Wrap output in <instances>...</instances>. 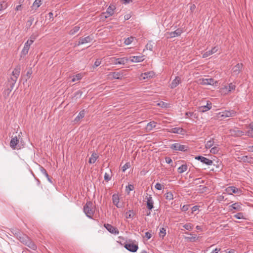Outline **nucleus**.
Instances as JSON below:
<instances>
[{"mask_svg":"<svg viewBox=\"0 0 253 253\" xmlns=\"http://www.w3.org/2000/svg\"><path fill=\"white\" fill-rule=\"evenodd\" d=\"M237 115V112L234 110H224L216 114V118L218 119L222 120L227 118L233 117Z\"/></svg>","mask_w":253,"mask_h":253,"instance_id":"obj_1","label":"nucleus"},{"mask_svg":"<svg viewBox=\"0 0 253 253\" xmlns=\"http://www.w3.org/2000/svg\"><path fill=\"white\" fill-rule=\"evenodd\" d=\"M84 211L87 217L92 219L94 214V210L92 208V203L91 202H87L84 207Z\"/></svg>","mask_w":253,"mask_h":253,"instance_id":"obj_2","label":"nucleus"},{"mask_svg":"<svg viewBox=\"0 0 253 253\" xmlns=\"http://www.w3.org/2000/svg\"><path fill=\"white\" fill-rule=\"evenodd\" d=\"M243 69V64L241 63H238L232 68L231 71V74L233 76L237 77L238 75L242 72Z\"/></svg>","mask_w":253,"mask_h":253,"instance_id":"obj_3","label":"nucleus"},{"mask_svg":"<svg viewBox=\"0 0 253 253\" xmlns=\"http://www.w3.org/2000/svg\"><path fill=\"white\" fill-rule=\"evenodd\" d=\"M169 148L173 151H181V152H187L189 150V148L187 146L185 145H181L179 143H174L171 144Z\"/></svg>","mask_w":253,"mask_h":253,"instance_id":"obj_4","label":"nucleus"},{"mask_svg":"<svg viewBox=\"0 0 253 253\" xmlns=\"http://www.w3.org/2000/svg\"><path fill=\"white\" fill-rule=\"evenodd\" d=\"M236 85L235 84L231 83L227 85H225L221 88V92L225 94H227L232 91L235 90Z\"/></svg>","mask_w":253,"mask_h":253,"instance_id":"obj_5","label":"nucleus"},{"mask_svg":"<svg viewBox=\"0 0 253 253\" xmlns=\"http://www.w3.org/2000/svg\"><path fill=\"white\" fill-rule=\"evenodd\" d=\"M195 159L198 161H199L203 164H205L207 166H215V164H213V162L212 160L209 159L204 156H197L195 157Z\"/></svg>","mask_w":253,"mask_h":253,"instance_id":"obj_6","label":"nucleus"},{"mask_svg":"<svg viewBox=\"0 0 253 253\" xmlns=\"http://www.w3.org/2000/svg\"><path fill=\"white\" fill-rule=\"evenodd\" d=\"M16 236V238L23 244L25 245V243H26L28 240L30 239L28 236L25 234H24L21 233L19 231H15V233H13Z\"/></svg>","mask_w":253,"mask_h":253,"instance_id":"obj_7","label":"nucleus"},{"mask_svg":"<svg viewBox=\"0 0 253 253\" xmlns=\"http://www.w3.org/2000/svg\"><path fill=\"white\" fill-rule=\"evenodd\" d=\"M146 196L145 199L147 200L146 201V207L149 211H152V210L154 208V201L151 195H148L146 194Z\"/></svg>","mask_w":253,"mask_h":253,"instance_id":"obj_8","label":"nucleus"},{"mask_svg":"<svg viewBox=\"0 0 253 253\" xmlns=\"http://www.w3.org/2000/svg\"><path fill=\"white\" fill-rule=\"evenodd\" d=\"M93 40V36L89 35L84 38H81L79 39L78 45L84 44L87 43H89Z\"/></svg>","mask_w":253,"mask_h":253,"instance_id":"obj_9","label":"nucleus"},{"mask_svg":"<svg viewBox=\"0 0 253 253\" xmlns=\"http://www.w3.org/2000/svg\"><path fill=\"white\" fill-rule=\"evenodd\" d=\"M124 247L128 251L132 253L136 252L138 249V245L133 243H126Z\"/></svg>","mask_w":253,"mask_h":253,"instance_id":"obj_10","label":"nucleus"},{"mask_svg":"<svg viewBox=\"0 0 253 253\" xmlns=\"http://www.w3.org/2000/svg\"><path fill=\"white\" fill-rule=\"evenodd\" d=\"M104 226L106 229V230L108 231L110 233L113 234L114 235H118L119 234V231L117 229V228L114 227L112 225L107 223L104 224Z\"/></svg>","mask_w":253,"mask_h":253,"instance_id":"obj_11","label":"nucleus"},{"mask_svg":"<svg viewBox=\"0 0 253 253\" xmlns=\"http://www.w3.org/2000/svg\"><path fill=\"white\" fill-rule=\"evenodd\" d=\"M31 44L32 43L28 41L25 43L24 47L21 52V57H24L28 54L30 46Z\"/></svg>","mask_w":253,"mask_h":253,"instance_id":"obj_12","label":"nucleus"},{"mask_svg":"<svg viewBox=\"0 0 253 253\" xmlns=\"http://www.w3.org/2000/svg\"><path fill=\"white\" fill-rule=\"evenodd\" d=\"M120 199L119 195L117 194H114L112 195V202L114 205H115L118 208H122L123 207L122 204L119 203Z\"/></svg>","mask_w":253,"mask_h":253,"instance_id":"obj_13","label":"nucleus"},{"mask_svg":"<svg viewBox=\"0 0 253 253\" xmlns=\"http://www.w3.org/2000/svg\"><path fill=\"white\" fill-rule=\"evenodd\" d=\"M226 191L229 195H232L233 193H239L241 192V190L235 187L229 186L226 189Z\"/></svg>","mask_w":253,"mask_h":253,"instance_id":"obj_14","label":"nucleus"},{"mask_svg":"<svg viewBox=\"0 0 253 253\" xmlns=\"http://www.w3.org/2000/svg\"><path fill=\"white\" fill-rule=\"evenodd\" d=\"M233 210L238 211H242V204L241 203L237 202L230 205L229 210L232 211Z\"/></svg>","mask_w":253,"mask_h":253,"instance_id":"obj_15","label":"nucleus"},{"mask_svg":"<svg viewBox=\"0 0 253 253\" xmlns=\"http://www.w3.org/2000/svg\"><path fill=\"white\" fill-rule=\"evenodd\" d=\"M128 59L129 61L132 63L140 62L144 60V56L142 55L131 56Z\"/></svg>","mask_w":253,"mask_h":253,"instance_id":"obj_16","label":"nucleus"},{"mask_svg":"<svg viewBox=\"0 0 253 253\" xmlns=\"http://www.w3.org/2000/svg\"><path fill=\"white\" fill-rule=\"evenodd\" d=\"M181 82V79L178 76H176L175 77V79L172 81L169 86L170 88L173 89L178 86Z\"/></svg>","mask_w":253,"mask_h":253,"instance_id":"obj_17","label":"nucleus"},{"mask_svg":"<svg viewBox=\"0 0 253 253\" xmlns=\"http://www.w3.org/2000/svg\"><path fill=\"white\" fill-rule=\"evenodd\" d=\"M129 61V59L127 57H122L117 58L115 60L114 64L115 65H125Z\"/></svg>","mask_w":253,"mask_h":253,"instance_id":"obj_18","label":"nucleus"},{"mask_svg":"<svg viewBox=\"0 0 253 253\" xmlns=\"http://www.w3.org/2000/svg\"><path fill=\"white\" fill-rule=\"evenodd\" d=\"M217 50H218L217 47V46H214L213 48H212V49L211 50H210L209 51H207L205 52L203 54V58L208 57L211 56V55H212V54H213V53H215L216 52H217Z\"/></svg>","mask_w":253,"mask_h":253,"instance_id":"obj_19","label":"nucleus"},{"mask_svg":"<svg viewBox=\"0 0 253 253\" xmlns=\"http://www.w3.org/2000/svg\"><path fill=\"white\" fill-rule=\"evenodd\" d=\"M169 132L173 133L182 134L185 132V130L182 127H176L172 128L170 130H169Z\"/></svg>","mask_w":253,"mask_h":253,"instance_id":"obj_20","label":"nucleus"},{"mask_svg":"<svg viewBox=\"0 0 253 253\" xmlns=\"http://www.w3.org/2000/svg\"><path fill=\"white\" fill-rule=\"evenodd\" d=\"M182 33V30L180 29H177L173 32H171L169 33L170 38H175L180 36Z\"/></svg>","mask_w":253,"mask_h":253,"instance_id":"obj_21","label":"nucleus"},{"mask_svg":"<svg viewBox=\"0 0 253 253\" xmlns=\"http://www.w3.org/2000/svg\"><path fill=\"white\" fill-rule=\"evenodd\" d=\"M19 142V140L16 136H15L13 137H12L10 142V147L13 149H15L16 145L18 144Z\"/></svg>","mask_w":253,"mask_h":253,"instance_id":"obj_22","label":"nucleus"},{"mask_svg":"<svg viewBox=\"0 0 253 253\" xmlns=\"http://www.w3.org/2000/svg\"><path fill=\"white\" fill-rule=\"evenodd\" d=\"M185 234H187V235H190L191 236L190 237H185V239H187V240L189 241L190 242H195L198 239V237H197L196 235L192 234L191 233H189L188 232H185Z\"/></svg>","mask_w":253,"mask_h":253,"instance_id":"obj_23","label":"nucleus"},{"mask_svg":"<svg viewBox=\"0 0 253 253\" xmlns=\"http://www.w3.org/2000/svg\"><path fill=\"white\" fill-rule=\"evenodd\" d=\"M246 135L253 137V122L249 125V129L246 131Z\"/></svg>","mask_w":253,"mask_h":253,"instance_id":"obj_24","label":"nucleus"},{"mask_svg":"<svg viewBox=\"0 0 253 253\" xmlns=\"http://www.w3.org/2000/svg\"><path fill=\"white\" fill-rule=\"evenodd\" d=\"M135 215V212L132 210H129L125 213V217L126 218H133Z\"/></svg>","mask_w":253,"mask_h":253,"instance_id":"obj_25","label":"nucleus"},{"mask_svg":"<svg viewBox=\"0 0 253 253\" xmlns=\"http://www.w3.org/2000/svg\"><path fill=\"white\" fill-rule=\"evenodd\" d=\"M85 111L84 110H83L81 111L77 116L75 118L74 122H78L80 121L81 119L83 118L84 117L85 115Z\"/></svg>","mask_w":253,"mask_h":253,"instance_id":"obj_26","label":"nucleus"},{"mask_svg":"<svg viewBox=\"0 0 253 253\" xmlns=\"http://www.w3.org/2000/svg\"><path fill=\"white\" fill-rule=\"evenodd\" d=\"M25 245L33 250H36L37 249L36 245L30 239H29L28 241L25 243Z\"/></svg>","mask_w":253,"mask_h":253,"instance_id":"obj_27","label":"nucleus"},{"mask_svg":"<svg viewBox=\"0 0 253 253\" xmlns=\"http://www.w3.org/2000/svg\"><path fill=\"white\" fill-rule=\"evenodd\" d=\"M16 81L17 80H14L12 78H10V80L8 81L9 87H8L7 89L9 90V92H10L13 89Z\"/></svg>","mask_w":253,"mask_h":253,"instance_id":"obj_28","label":"nucleus"},{"mask_svg":"<svg viewBox=\"0 0 253 253\" xmlns=\"http://www.w3.org/2000/svg\"><path fill=\"white\" fill-rule=\"evenodd\" d=\"M214 81L212 78L205 79L203 80V84L205 85H213Z\"/></svg>","mask_w":253,"mask_h":253,"instance_id":"obj_29","label":"nucleus"},{"mask_svg":"<svg viewBox=\"0 0 253 253\" xmlns=\"http://www.w3.org/2000/svg\"><path fill=\"white\" fill-rule=\"evenodd\" d=\"M98 156L97 155V154L96 153H92L91 155V157L90 158H89V164H94L96 161L97 160V159H98Z\"/></svg>","mask_w":253,"mask_h":253,"instance_id":"obj_30","label":"nucleus"},{"mask_svg":"<svg viewBox=\"0 0 253 253\" xmlns=\"http://www.w3.org/2000/svg\"><path fill=\"white\" fill-rule=\"evenodd\" d=\"M188 169V166L186 164H183L180 166L177 169L178 172L179 173H183Z\"/></svg>","mask_w":253,"mask_h":253,"instance_id":"obj_31","label":"nucleus"},{"mask_svg":"<svg viewBox=\"0 0 253 253\" xmlns=\"http://www.w3.org/2000/svg\"><path fill=\"white\" fill-rule=\"evenodd\" d=\"M111 75L114 79H121L123 77V73L121 72H112Z\"/></svg>","mask_w":253,"mask_h":253,"instance_id":"obj_32","label":"nucleus"},{"mask_svg":"<svg viewBox=\"0 0 253 253\" xmlns=\"http://www.w3.org/2000/svg\"><path fill=\"white\" fill-rule=\"evenodd\" d=\"M156 123L154 121H151L149 123L147 124L146 126V129L148 131H151L152 130L153 128H154L156 126Z\"/></svg>","mask_w":253,"mask_h":253,"instance_id":"obj_33","label":"nucleus"},{"mask_svg":"<svg viewBox=\"0 0 253 253\" xmlns=\"http://www.w3.org/2000/svg\"><path fill=\"white\" fill-rule=\"evenodd\" d=\"M155 76V73L154 72H145L143 74V79H149Z\"/></svg>","mask_w":253,"mask_h":253,"instance_id":"obj_34","label":"nucleus"},{"mask_svg":"<svg viewBox=\"0 0 253 253\" xmlns=\"http://www.w3.org/2000/svg\"><path fill=\"white\" fill-rule=\"evenodd\" d=\"M242 160L243 163H252L253 162V158L248 156H243Z\"/></svg>","mask_w":253,"mask_h":253,"instance_id":"obj_35","label":"nucleus"},{"mask_svg":"<svg viewBox=\"0 0 253 253\" xmlns=\"http://www.w3.org/2000/svg\"><path fill=\"white\" fill-rule=\"evenodd\" d=\"M42 4V0H35L32 5V7L36 9L39 7Z\"/></svg>","mask_w":253,"mask_h":253,"instance_id":"obj_36","label":"nucleus"},{"mask_svg":"<svg viewBox=\"0 0 253 253\" xmlns=\"http://www.w3.org/2000/svg\"><path fill=\"white\" fill-rule=\"evenodd\" d=\"M214 145V141L213 139H210V140L208 141L205 145V147L206 149H210Z\"/></svg>","mask_w":253,"mask_h":253,"instance_id":"obj_37","label":"nucleus"},{"mask_svg":"<svg viewBox=\"0 0 253 253\" xmlns=\"http://www.w3.org/2000/svg\"><path fill=\"white\" fill-rule=\"evenodd\" d=\"M164 197L168 200H171L173 199V195L171 192H167L164 194Z\"/></svg>","mask_w":253,"mask_h":253,"instance_id":"obj_38","label":"nucleus"},{"mask_svg":"<svg viewBox=\"0 0 253 253\" xmlns=\"http://www.w3.org/2000/svg\"><path fill=\"white\" fill-rule=\"evenodd\" d=\"M80 29V27L79 26H75L73 29H72L70 31L69 34L70 35H74L79 31Z\"/></svg>","mask_w":253,"mask_h":253,"instance_id":"obj_39","label":"nucleus"},{"mask_svg":"<svg viewBox=\"0 0 253 253\" xmlns=\"http://www.w3.org/2000/svg\"><path fill=\"white\" fill-rule=\"evenodd\" d=\"M210 110L208 107L206 105H203L199 107L198 111L201 113H205Z\"/></svg>","mask_w":253,"mask_h":253,"instance_id":"obj_40","label":"nucleus"},{"mask_svg":"<svg viewBox=\"0 0 253 253\" xmlns=\"http://www.w3.org/2000/svg\"><path fill=\"white\" fill-rule=\"evenodd\" d=\"M115 9V7L114 5L109 6L106 10L107 13H109V15H112L114 14V10Z\"/></svg>","mask_w":253,"mask_h":253,"instance_id":"obj_41","label":"nucleus"},{"mask_svg":"<svg viewBox=\"0 0 253 253\" xmlns=\"http://www.w3.org/2000/svg\"><path fill=\"white\" fill-rule=\"evenodd\" d=\"M182 227L185 229V230H188V231H191L192 230L193 228V225L190 223H186L185 224H184Z\"/></svg>","mask_w":253,"mask_h":253,"instance_id":"obj_42","label":"nucleus"},{"mask_svg":"<svg viewBox=\"0 0 253 253\" xmlns=\"http://www.w3.org/2000/svg\"><path fill=\"white\" fill-rule=\"evenodd\" d=\"M20 71L18 69H15L14 71L12 72L13 77L11 78L13 79L14 80H17V78L19 75Z\"/></svg>","mask_w":253,"mask_h":253,"instance_id":"obj_43","label":"nucleus"},{"mask_svg":"<svg viewBox=\"0 0 253 253\" xmlns=\"http://www.w3.org/2000/svg\"><path fill=\"white\" fill-rule=\"evenodd\" d=\"M233 216H234V217L236 218V219H242L246 218L244 215V213L242 212H239L237 213L236 214L234 215Z\"/></svg>","mask_w":253,"mask_h":253,"instance_id":"obj_44","label":"nucleus"},{"mask_svg":"<svg viewBox=\"0 0 253 253\" xmlns=\"http://www.w3.org/2000/svg\"><path fill=\"white\" fill-rule=\"evenodd\" d=\"M82 78V75L81 74H78L73 77L72 79V82H75L77 81L81 80Z\"/></svg>","mask_w":253,"mask_h":253,"instance_id":"obj_45","label":"nucleus"},{"mask_svg":"<svg viewBox=\"0 0 253 253\" xmlns=\"http://www.w3.org/2000/svg\"><path fill=\"white\" fill-rule=\"evenodd\" d=\"M166 229L164 227L161 228L160 230V232H159L160 237L163 239L164 238V237L166 236Z\"/></svg>","mask_w":253,"mask_h":253,"instance_id":"obj_46","label":"nucleus"},{"mask_svg":"<svg viewBox=\"0 0 253 253\" xmlns=\"http://www.w3.org/2000/svg\"><path fill=\"white\" fill-rule=\"evenodd\" d=\"M133 39L134 38L132 37H128L125 39L124 43L126 45H129L133 42Z\"/></svg>","mask_w":253,"mask_h":253,"instance_id":"obj_47","label":"nucleus"},{"mask_svg":"<svg viewBox=\"0 0 253 253\" xmlns=\"http://www.w3.org/2000/svg\"><path fill=\"white\" fill-rule=\"evenodd\" d=\"M185 115L186 116V117H192L194 118H197V115L196 113H194V112H186L185 114Z\"/></svg>","mask_w":253,"mask_h":253,"instance_id":"obj_48","label":"nucleus"},{"mask_svg":"<svg viewBox=\"0 0 253 253\" xmlns=\"http://www.w3.org/2000/svg\"><path fill=\"white\" fill-rule=\"evenodd\" d=\"M153 44H154V43L152 42H151V41L149 42L146 45V48L147 50L152 51Z\"/></svg>","mask_w":253,"mask_h":253,"instance_id":"obj_49","label":"nucleus"},{"mask_svg":"<svg viewBox=\"0 0 253 253\" xmlns=\"http://www.w3.org/2000/svg\"><path fill=\"white\" fill-rule=\"evenodd\" d=\"M219 150V148L218 146H214L211 149L210 152L212 154H217Z\"/></svg>","mask_w":253,"mask_h":253,"instance_id":"obj_50","label":"nucleus"},{"mask_svg":"<svg viewBox=\"0 0 253 253\" xmlns=\"http://www.w3.org/2000/svg\"><path fill=\"white\" fill-rule=\"evenodd\" d=\"M130 167V163L129 162L126 163L122 168V171L125 172Z\"/></svg>","mask_w":253,"mask_h":253,"instance_id":"obj_51","label":"nucleus"},{"mask_svg":"<svg viewBox=\"0 0 253 253\" xmlns=\"http://www.w3.org/2000/svg\"><path fill=\"white\" fill-rule=\"evenodd\" d=\"M134 189V186L132 184H128L126 186V191L129 193L130 191H132Z\"/></svg>","mask_w":253,"mask_h":253,"instance_id":"obj_52","label":"nucleus"},{"mask_svg":"<svg viewBox=\"0 0 253 253\" xmlns=\"http://www.w3.org/2000/svg\"><path fill=\"white\" fill-rule=\"evenodd\" d=\"M40 170L41 171V172L45 176V177H48V173L46 171V170H45V169L42 167V166H40Z\"/></svg>","mask_w":253,"mask_h":253,"instance_id":"obj_53","label":"nucleus"},{"mask_svg":"<svg viewBox=\"0 0 253 253\" xmlns=\"http://www.w3.org/2000/svg\"><path fill=\"white\" fill-rule=\"evenodd\" d=\"M7 6V3L4 1H2L0 3V11L5 9Z\"/></svg>","mask_w":253,"mask_h":253,"instance_id":"obj_54","label":"nucleus"},{"mask_svg":"<svg viewBox=\"0 0 253 253\" xmlns=\"http://www.w3.org/2000/svg\"><path fill=\"white\" fill-rule=\"evenodd\" d=\"M34 20V18L32 17H30L27 22V26L28 27H30Z\"/></svg>","mask_w":253,"mask_h":253,"instance_id":"obj_55","label":"nucleus"},{"mask_svg":"<svg viewBox=\"0 0 253 253\" xmlns=\"http://www.w3.org/2000/svg\"><path fill=\"white\" fill-rule=\"evenodd\" d=\"M36 38L37 36L35 35H32L30 36V39L28 40V41L32 44L36 40Z\"/></svg>","mask_w":253,"mask_h":253,"instance_id":"obj_56","label":"nucleus"},{"mask_svg":"<svg viewBox=\"0 0 253 253\" xmlns=\"http://www.w3.org/2000/svg\"><path fill=\"white\" fill-rule=\"evenodd\" d=\"M83 94V92L81 90L77 91L74 94V96L77 98H80Z\"/></svg>","mask_w":253,"mask_h":253,"instance_id":"obj_57","label":"nucleus"},{"mask_svg":"<svg viewBox=\"0 0 253 253\" xmlns=\"http://www.w3.org/2000/svg\"><path fill=\"white\" fill-rule=\"evenodd\" d=\"M189 206H190V205H183L182 207H181L180 208L181 211H187L189 209Z\"/></svg>","mask_w":253,"mask_h":253,"instance_id":"obj_58","label":"nucleus"},{"mask_svg":"<svg viewBox=\"0 0 253 253\" xmlns=\"http://www.w3.org/2000/svg\"><path fill=\"white\" fill-rule=\"evenodd\" d=\"M100 64H101V61L99 59H97L94 63L93 67L96 68V67H98V66H99L100 65Z\"/></svg>","mask_w":253,"mask_h":253,"instance_id":"obj_59","label":"nucleus"},{"mask_svg":"<svg viewBox=\"0 0 253 253\" xmlns=\"http://www.w3.org/2000/svg\"><path fill=\"white\" fill-rule=\"evenodd\" d=\"M155 188L157 190H161L162 189V185L159 183H157L155 185Z\"/></svg>","mask_w":253,"mask_h":253,"instance_id":"obj_60","label":"nucleus"},{"mask_svg":"<svg viewBox=\"0 0 253 253\" xmlns=\"http://www.w3.org/2000/svg\"><path fill=\"white\" fill-rule=\"evenodd\" d=\"M111 15H109V13H107V12L106 11L105 12H103L102 13L101 15V18H104L106 19L110 17Z\"/></svg>","mask_w":253,"mask_h":253,"instance_id":"obj_61","label":"nucleus"},{"mask_svg":"<svg viewBox=\"0 0 253 253\" xmlns=\"http://www.w3.org/2000/svg\"><path fill=\"white\" fill-rule=\"evenodd\" d=\"M199 206H194L191 208L192 212L191 213L193 214L195 211L199 210Z\"/></svg>","mask_w":253,"mask_h":253,"instance_id":"obj_62","label":"nucleus"},{"mask_svg":"<svg viewBox=\"0 0 253 253\" xmlns=\"http://www.w3.org/2000/svg\"><path fill=\"white\" fill-rule=\"evenodd\" d=\"M104 179L108 181L111 180V177L109 176V175L107 173H105L104 176Z\"/></svg>","mask_w":253,"mask_h":253,"instance_id":"obj_63","label":"nucleus"},{"mask_svg":"<svg viewBox=\"0 0 253 253\" xmlns=\"http://www.w3.org/2000/svg\"><path fill=\"white\" fill-rule=\"evenodd\" d=\"M196 9V5L194 4H191L190 6V11L191 13H193Z\"/></svg>","mask_w":253,"mask_h":253,"instance_id":"obj_64","label":"nucleus"}]
</instances>
